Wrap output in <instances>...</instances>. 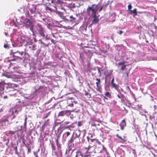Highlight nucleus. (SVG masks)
<instances>
[{"instance_id": "1", "label": "nucleus", "mask_w": 157, "mask_h": 157, "mask_svg": "<svg viewBox=\"0 0 157 157\" xmlns=\"http://www.w3.org/2000/svg\"><path fill=\"white\" fill-rule=\"evenodd\" d=\"M82 154L86 157L93 156L96 152L95 149V145L93 146H89L87 147H84L81 150Z\"/></svg>"}, {"instance_id": "2", "label": "nucleus", "mask_w": 157, "mask_h": 157, "mask_svg": "<svg viewBox=\"0 0 157 157\" xmlns=\"http://www.w3.org/2000/svg\"><path fill=\"white\" fill-rule=\"evenodd\" d=\"M98 5L93 4L91 6H88L86 9V13L88 15L92 16L96 14L98 9Z\"/></svg>"}, {"instance_id": "3", "label": "nucleus", "mask_w": 157, "mask_h": 157, "mask_svg": "<svg viewBox=\"0 0 157 157\" xmlns=\"http://www.w3.org/2000/svg\"><path fill=\"white\" fill-rule=\"evenodd\" d=\"M92 142H94L95 144V149H96V152L98 153H101L104 150V147L101 144V143L98 140L95 139H90Z\"/></svg>"}, {"instance_id": "4", "label": "nucleus", "mask_w": 157, "mask_h": 157, "mask_svg": "<svg viewBox=\"0 0 157 157\" xmlns=\"http://www.w3.org/2000/svg\"><path fill=\"white\" fill-rule=\"evenodd\" d=\"M55 6L56 9V11L58 9L60 10V11L63 12V11L66 12L65 9L64 8L65 4L61 2L60 0H58L56 2V4L55 5Z\"/></svg>"}, {"instance_id": "5", "label": "nucleus", "mask_w": 157, "mask_h": 157, "mask_svg": "<svg viewBox=\"0 0 157 157\" xmlns=\"http://www.w3.org/2000/svg\"><path fill=\"white\" fill-rule=\"evenodd\" d=\"M25 27L27 29H29L31 30H33L34 27L33 23L28 18H25L23 22Z\"/></svg>"}, {"instance_id": "6", "label": "nucleus", "mask_w": 157, "mask_h": 157, "mask_svg": "<svg viewBox=\"0 0 157 157\" xmlns=\"http://www.w3.org/2000/svg\"><path fill=\"white\" fill-rule=\"evenodd\" d=\"M82 48L84 53L87 54L88 58L90 59L93 56L92 51L87 46H83Z\"/></svg>"}, {"instance_id": "7", "label": "nucleus", "mask_w": 157, "mask_h": 157, "mask_svg": "<svg viewBox=\"0 0 157 157\" xmlns=\"http://www.w3.org/2000/svg\"><path fill=\"white\" fill-rule=\"evenodd\" d=\"M23 53L24 52L23 51L20 52L18 51L14 52H13L12 55L13 57H15V58L14 59H12L11 60L14 61L16 59H19L20 60L22 59V58L21 56H23Z\"/></svg>"}, {"instance_id": "8", "label": "nucleus", "mask_w": 157, "mask_h": 157, "mask_svg": "<svg viewBox=\"0 0 157 157\" xmlns=\"http://www.w3.org/2000/svg\"><path fill=\"white\" fill-rule=\"evenodd\" d=\"M36 28L38 33L41 36L43 37L44 36V30L42 25L39 24H38L36 26Z\"/></svg>"}, {"instance_id": "9", "label": "nucleus", "mask_w": 157, "mask_h": 157, "mask_svg": "<svg viewBox=\"0 0 157 157\" xmlns=\"http://www.w3.org/2000/svg\"><path fill=\"white\" fill-rule=\"evenodd\" d=\"M71 111L66 110L65 111H62L60 112L59 113V116H63L65 115H70L71 114Z\"/></svg>"}, {"instance_id": "10", "label": "nucleus", "mask_w": 157, "mask_h": 157, "mask_svg": "<svg viewBox=\"0 0 157 157\" xmlns=\"http://www.w3.org/2000/svg\"><path fill=\"white\" fill-rule=\"evenodd\" d=\"M45 9L47 10H48L50 12H56V6L52 5H50V6H46Z\"/></svg>"}, {"instance_id": "11", "label": "nucleus", "mask_w": 157, "mask_h": 157, "mask_svg": "<svg viewBox=\"0 0 157 157\" xmlns=\"http://www.w3.org/2000/svg\"><path fill=\"white\" fill-rule=\"evenodd\" d=\"M6 85L4 81L0 82V94H3L4 90V86Z\"/></svg>"}, {"instance_id": "12", "label": "nucleus", "mask_w": 157, "mask_h": 157, "mask_svg": "<svg viewBox=\"0 0 157 157\" xmlns=\"http://www.w3.org/2000/svg\"><path fill=\"white\" fill-rule=\"evenodd\" d=\"M92 17L93 18V19L92 21V23L93 24H96L99 21L98 17L97 16L96 14L92 16Z\"/></svg>"}, {"instance_id": "13", "label": "nucleus", "mask_w": 157, "mask_h": 157, "mask_svg": "<svg viewBox=\"0 0 157 157\" xmlns=\"http://www.w3.org/2000/svg\"><path fill=\"white\" fill-rule=\"evenodd\" d=\"M126 125V123L125 121V119H123L121 122L120 124V126L121 127V129L123 130L124 129V128Z\"/></svg>"}, {"instance_id": "14", "label": "nucleus", "mask_w": 157, "mask_h": 157, "mask_svg": "<svg viewBox=\"0 0 157 157\" xmlns=\"http://www.w3.org/2000/svg\"><path fill=\"white\" fill-rule=\"evenodd\" d=\"M96 80L97 81L96 83L97 87L98 88L97 90L99 91L101 88V86H100V85L101 83L100 79L99 78H97L96 79Z\"/></svg>"}, {"instance_id": "15", "label": "nucleus", "mask_w": 157, "mask_h": 157, "mask_svg": "<svg viewBox=\"0 0 157 157\" xmlns=\"http://www.w3.org/2000/svg\"><path fill=\"white\" fill-rule=\"evenodd\" d=\"M21 132V129L19 130H18L14 132L11 131H9L8 132L6 133V135L7 136H8L9 134L12 135L16 133L17 132L18 133V132Z\"/></svg>"}, {"instance_id": "16", "label": "nucleus", "mask_w": 157, "mask_h": 157, "mask_svg": "<svg viewBox=\"0 0 157 157\" xmlns=\"http://www.w3.org/2000/svg\"><path fill=\"white\" fill-rule=\"evenodd\" d=\"M6 85L7 86V87L10 88L14 89L17 87V85L13 83H9L6 84Z\"/></svg>"}, {"instance_id": "17", "label": "nucleus", "mask_w": 157, "mask_h": 157, "mask_svg": "<svg viewBox=\"0 0 157 157\" xmlns=\"http://www.w3.org/2000/svg\"><path fill=\"white\" fill-rule=\"evenodd\" d=\"M130 11L129 14H133V17L137 15V9L136 8L134 9L133 10H129Z\"/></svg>"}, {"instance_id": "18", "label": "nucleus", "mask_w": 157, "mask_h": 157, "mask_svg": "<svg viewBox=\"0 0 157 157\" xmlns=\"http://www.w3.org/2000/svg\"><path fill=\"white\" fill-rule=\"evenodd\" d=\"M33 7L29 9L30 11L32 14L35 13L36 10V6L33 5Z\"/></svg>"}, {"instance_id": "19", "label": "nucleus", "mask_w": 157, "mask_h": 157, "mask_svg": "<svg viewBox=\"0 0 157 157\" xmlns=\"http://www.w3.org/2000/svg\"><path fill=\"white\" fill-rule=\"evenodd\" d=\"M77 103V102L75 101H71L70 100L67 101V104L68 106L71 107L74 106V104H76Z\"/></svg>"}, {"instance_id": "20", "label": "nucleus", "mask_w": 157, "mask_h": 157, "mask_svg": "<svg viewBox=\"0 0 157 157\" xmlns=\"http://www.w3.org/2000/svg\"><path fill=\"white\" fill-rule=\"evenodd\" d=\"M27 117H25V122L24 123V127H23V128H24L25 129V131L26 130V129H27L26 125H27Z\"/></svg>"}, {"instance_id": "21", "label": "nucleus", "mask_w": 157, "mask_h": 157, "mask_svg": "<svg viewBox=\"0 0 157 157\" xmlns=\"http://www.w3.org/2000/svg\"><path fill=\"white\" fill-rule=\"evenodd\" d=\"M8 98L7 96L4 95L3 94H0V100H2L3 99H5Z\"/></svg>"}, {"instance_id": "22", "label": "nucleus", "mask_w": 157, "mask_h": 157, "mask_svg": "<svg viewBox=\"0 0 157 157\" xmlns=\"http://www.w3.org/2000/svg\"><path fill=\"white\" fill-rule=\"evenodd\" d=\"M55 56L60 60H61L62 57L61 54L60 53H56L55 54Z\"/></svg>"}, {"instance_id": "23", "label": "nucleus", "mask_w": 157, "mask_h": 157, "mask_svg": "<svg viewBox=\"0 0 157 157\" xmlns=\"http://www.w3.org/2000/svg\"><path fill=\"white\" fill-rule=\"evenodd\" d=\"M25 15L26 17H28L30 18H31L32 17V16L30 15L28 11H27L25 13Z\"/></svg>"}, {"instance_id": "24", "label": "nucleus", "mask_w": 157, "mask_h": 157, "mask_svg": "<svg viewBox=\"0 0 157 157\" xmlns=\"http://www.w3.org/2000/svg\"><path fill=\"white\" fill-rule=\"evenodd\" d=\"M105 94V96L107 97L110 98H111V95L109 92H107Z\"/></svg>"}, {"instance_id": "25", "label": "nucleus", "mask_w": 157, "mask_h": 157, "mask_svg": "<svg viewBox=\"0 0 157 157\" xmlns=\"http://www.w3.org/2000/svg\"><path fill=\"white\" fill-rule=\"evenodd\" d=\"M108 3H103L102 5L101 6L105 10L107 7L108 6Z\"/></svg>"}, {"instance_id": "26", "label": "nucleus", "mask_w": 157, "mask_h": 157, "mask_svg": "<svg viewBox=\"0 0 157 157\" xmlns=\"http://www.w3.org/2000/svg\"><path fill=\"white\" fill-rule=\"evenodd\" d=\"M112 85V86L116 90H117L118 89L119 86L118 85H117L115 83H113V84Z\"/></svg>"}, {"instance_id": "27", "label": "nucleus", "mask_w": 157, "mask_h": 157, "mask_svg": "<svg viewBox=\"0 0 157 157\" xmlns=\"http://www.w3.org/2000/svg\"><path fill=\"white\" fill-rule=\"evenodd\" d=\"M49 121V119L47 120L46 121L43 125V126H47L49 124V123L48 122Z\"/></svg>"}, {"instance_id": "28", "label": "nucleus", "mask_w": 157, "mask_h": 157, "mask_svg": "<svg viewBox=\"0 0 157 157\" xmlns=\"http://www.w3.org/2000/svg\"><path fill=\"white\" fill-rule=\"evenodd\" d=\"M14 149L15 150V153L17 155H18V153L17 151V146L13 147Z\"/></svg>"}, {"instance_id": "29", "label": "nucleus", "mask_w": 157, "mask_h": 157, "mask_svg": "<svg viewBox=\"0 0 157 157\" xmlns=\"http://www.w3.org/2000/svg\"><path fill=\"white\" fill-rule=\"evenodd\" d=\"M116 136L118 138H119V139H120L121 140H123L124 142H125L126 141V140H125L122 139V138L121 136H119L118 134H116Z\"/></svg>"}, {"instance_id": "30", "label": "nucleus", "mask_w": 157, "mask_h": 157, "mask_svg": "<svg viewBox=\"0 0 157 157\" xmlns=\"http://www.w3.org/2000/svg\"><path fill=\"white\" fill-rule=\"evenodd\" d=\"M70 132H65L64 133V135L65 136H66V137H67L68 136H69L70 135Z\"/></svg>"}, {"instance_id": "31", "label": "nucleus", "mask_w": 157, "mask_h": 157, "mask_svg": "<svg viewBox=\"0 0 157 157\" xmlns=\"http://www.w3.org/2000/svg\"><path fill=\"white\" fill-rule=\"evenodd\" d=\"M51 144L52 147V149L53 150H55L56 149V147L54 145V144L53 143H51Z\"/></svg>"}, {"instance_id": "32", "label": "nucleus", "mask_w": 157, "mask_h": 157, "mask_svg": "<svg viewBox=\"0 0 157 157\" xmlns=\"http://www.w3.org/2000/svg\"><path fill=\"white\" fill-rule=\"evenodd\" d=\"M32 49L33 50H35L36 49V46L35 45H33L32 47Z\"/></svg>"}, {"instance_id": "33", "label": "nucleus", "mask_w": 157, "mask_h": 157, "mask_svg": "<svg viewBox=\"0 0 157 157\" xmlns=\"http://www.w3.org/2000/svg\"><path fill=\"white\" fill-rule=\"evenodd\" d=\"M70 20L71 21H73V20H75L76 19L73 16H71L70 17Z\"/></svg>"}, {"instance_id": "34", "label": "nucleus", "mask_w": 157, "mask_h": 157, "mask_svg": "<svg viewBox=\"0 0 157 157\" xmlns=\"http://www.w3.org/2000/svg\"><path fill=\"white\" fill-rule=\"evenodd\" d=\"M126 66L127 65H124L122 66L121 67V70L122 71L124 70L125 69Z\"/></svg>"}, {"instance_id": "35", "label": "nucleus", "mask_w": 157, "mask_h": 157, "mask_svg": "<svg viewBox=\"0 0 157 157\" xmlns=\"http://www.w3.org/2000/svg\"><path fill=\"white\" fill-rule=\"evenodd\" d=\"M97 125H99V124H97L96 123L94 122L92 123L91 124V126L96 127Z\"/></svg>"}, {"instance_id": "36", "label": "nucleus", "mask_w": 157, "mask_h": 157, "mask_svg": "<svg viewBox=\"0 0 157 157\" xmlns=\"http://www.w3.org/2000/svg\"><path fill=\"white\" fill-rule=\"evenodd\" d=\"M82 121H78V127L82 126Z\"/></svg>"}, {"instance_id": "37", "label": "nucleus", "mask_w": 157, "mask_h": 157, "mask_svg": "<svg viewBox=\"0 0 157 157\" xmlns=\"http://www.w3.org/2000/svg\"><path fill=\"white\" fill-rule=\"evenodd\" d=\"M46 88V87H45V86H40L39 87V89H38V90H40L41 89L45 88Z\"/></svg>"}, {"instance_id": "38", "label": "nucleus", "mask_w": 157, "mask_h": 157, "mask_svg": "<svg viewBox=\"0 0 157 157\" xmlns=\"http://www.w3.org/2000/svg\"><path fill=\"white\" fill-rule=\"evenodd\" d=\"M132 8V6L131 4L128 6V10H131Z\"/></svg>"}, {"instance_id": "39", "label": "nucleus", "mask_w": 157, "mask_h": 157, "mask_svg": "<svg viewBox=\"0 0 157 157\" xmlns=\"http://www.w3.org/2000/svg\"><path fill=\"white\" fill-rule=\"evenodd\" d=\"M70 123V122L69 121H65L63 124L64 125H66L69 124Z\"/></svg>"}, {"instance_id": "40", "label": "nucleus", "mask_w": 157, "mask_h": 157, "mask_svg": "<svg viewBox=\"0 0 157 157\" xmlns=\"http://www.w3.org/2000/svg\"><path fill=\"white\" fill-rule=\"evenodd\" d=\"M124 64L122 62H119L118 63V66H120L122 65H123Z\"/></svg>"}, {"instance_id": "41", "label": "nucleus", "mask_w": 157, "mask_h": 157, "mask_svg": "<svg viewBox=\"0 0 157 157\" xmlns=\"http://www.w3.org/2000/svg\"><path fill=\"white\" fill-rule=\"evenodd\" d=\"M56 142L57 145H59V143L58 139H56Z\"/></svg>"}, {"instance_id": "42", "label": "nucleus", "mask_w": 157, "mask_h": 157, "mask_svg": "<svg viewBox=\"0 0 157 157\" xmlns=\"http://www.w3.org/2000/svg\"><path fill=\"white\" fill-rule=\"evenodd\" d=\"M102 9H103V8L101 6H100V8L98 10L99 12H100L101 11V10H102Z\"/></svg>"}, {"instance_id": "43", "label": "nucleus", "mask_w": 157, "mask_h": 157, "mask_svg": "<svg viewBox=\"0 0 157 157\" xmlns=\"http://www.w3.org/2000/svg\"><path fill=\"white\" fill-rule=\"evenodd\" d=\"M114 78H113L111 80V83L112 85L113 84V83H114Z\"/></svg>"}, {"instance_id": "44", "label": "nucleus", "mask_w": 157, "mask_h": 157, "mask_svg": "<svg viewBox=\"0 0 157 157\" xmlns=\"http://www.w3.org/2000/svg\"><path fill=\"white\" fill-rule=\"evenodd\" d=\"M123 33V31L121 30L119 32H118L117 33L120 35H121Z\"/></svg>"}, {"instance_id": "45", "label": "nucleus", "mask_w": 157, "mask_h": 157, "mask_svg": "<svg viewBox=\"0 0 157 157\" xmlns=\"http://www.w3.org/2000/svg\"><path fill=\"white\" fill-rule=\"evenodd\" d=\"M78 153H79V151H77L76 152V155L75 156V157H78Z\"/></svg>"}, {"instance_id": "46", "label": "nucleus", "mask_w": 157, "mask_h": 157, "mask_svg": "<svg viewBox=\"0 0 157 157\" xmlns=\"http://www.w3.org/2000/svg\"><path fill=\"white\" fill-rule=\"evenodd\" d=\"M31 152V149L29 148L28 147V153H29Z\"/></svg>"}, {"instance_id": "47", "label": "nucleus", "mask_w": 157, "mask_h": 157, "mask_svg": "<svg viewBox=\"0 0 157 157\" xmlns=\"http://www.w3.org/2000/svg\"><path fill=\"white\" fill-rule=\"evenodd\" d=\"M51 42L52 43H53L54 44H55V40H54L53 39H52L51 40Z\"/></svg>"}, {"instance_id": "48", "label": "nucleus", "mask_w": 157, "mask_h": 157, "mask_svg": "<svg viewBox=\"0 0 157 157\" xmlns=\"http://www.w3.org/2000/svg\"><path fill=\"white\" fill-rule=\"evenodd\" d=\"M98 71L100 75H101V71L100 69L99 68H98Z\"/></svg>"}, {"instance_id": "49", "label": "nucleus", "mask_w": 157, "mask_h": 157, "mask_svg": "<svg viewBox=\"0 0 157 157\" xmlns=\"http://www.w3.org/2000/svg\"><path fill=\"white\" fill-rule=\"evenodd\" d=\"M4 48H7V47H8V45H7V44H5L4 45Z\"/></svg>"}, {"instance_id": "50", "label": "nucleus", "mask_w": 157, "mask_h": 157, "mask_svg": "<svg viewBox=\"0 0 157 157\" xmlns=\"http://www.w3.org/2000/svg\"><path fill=\"white\" fill-rule=\"evenodd\" d=\"M154 108L155 109H156L157 108V106L156 105H154Z\"/></svg>"}, {"instance_id": "51", "label": "nucleus", "mask_w": 157, "mask_h": 157, "mask_svg": "<svg viewBox=\"0 0 157 157\" xmlns=\"http://www.w3.org/2000/svg\"><path fill=\"white\" fill-rule=\"evenodd\" d=\"M4 33H5V35L6 36H8V34L7 33H6V32H5Z\"/></svg>"}, {"instance_id": "52", "label": "nucleus", "mask_w": 157, "mask_h": 157, "mask_svg": "<svg viewBox=\"0 0 157 157\" xmlns=\"http://www.w3.org/2000/svg\"><path fill=\"white\" fill-rule=\"evenodd\" d=\"M57 146L58 148H59H59H61V147L60 144H59V145H58Z\"/></svg>"}, {"instance_id": "53", "label": "nucleus", "mask_w": 157, "mask_h": 157, "mask_svg": "<svg viewBox=\"0 0 157 157\" xmlns=\"http://www.w3.org/2000/svg\"><path fill=\"white\" fill-rule=\"evenodd\" d=\"M127 89H128V90H130V88H129V87L128 86H127Z\"/></svg>"}, {"instance_id": "54", "label": "nucleus", "mask_w": 157, "mask_h": 157, "mask_svg": "<svg viewBox=\"0 0 157 157\" xmlns=\"http://www.w3.org/2000/svg\"><path fill=\"white\" fill-rule=\"evenodd\" d=\"M122 62H123L124 64L126 62L125 61H124Z\"/></svg>"}, {"instance_id": "55", "label": "nucleus", "mask_w": 157, "mask_h": 157, "mask_svg": "<svg viewBox=\"0 0 157 157\" xmlns=\"http://www.w3.org/2000/svg\"><path fill=\"white\" fill-rule=\"evenodd\" d=\"M89 94V93L88 92H86L85 93V94L86 95H88V94Z\"/></svg>"}, {"instance_id": "56", "label": "nucleus", "mask_w": 157, "mask_h": 157, "mask_svg": "<svg viewBox=\"0 0 157 157\" xmlns=\"http://www.w3.org/2000/svg\"><path fill=\"white\" fill-rule=\"evenodd\" d=\"M126 76L127 77H128V74L127 72L126 73Z\"/></svg>"}, {"instance_id": "57", "label": "nucleus", "mask_w": 157, "mask_h": 157, "mask_svg": "<svg viewBox=\"0 0 157 157\" xmlns=\"http://www.w3.org/2000/svg\"><path fill=\"white\" fill-rule=\"evenodd\" d=\"M104 98L105 99H107V98L106 97V96H104Z\"/></svg>"}, {"instance_id": "58", "label": "nucleus", "mask_w": 157, "mask_h": 157, "mask_svg": "<svg viewBox=\"0 0 157 157\" xmlns=\"http://www.w3.org/2000/svg\"><path fill=\"white\" fill-rule=\"evenodd\" d=\"M117 96L118 98H121V96L119 95H117Z\"/></svg>"}, {"instance_id": "59", "label": "nucleus", "mask_w": 157, "mask_h": 157, "mask_svg": "<svg viewBox=\"0 0 157 157\" xmlns=\"http://www.w3.org/2000/svg\"><path fill=\"white\" fill-rule=\"evenodd\" d=\"M154 124L155 125H156V124H157V122H155L154 123Z\"/></svg>"}, {"instance_id": "60", "label": "nucleus", "mask_w": 157, "mask_h": 157, "mask_svg": "<svg viewBox=\"0 0 157 157\" xmlns=\"http://www.w3.org/2000/svg\"><path fill=\"white\" fill-rule=\"evenodd\" d=\"M53 36L54 37H55V36L53 34Z\"/></svg>"}, {"instance_id": "61", "label": "nucleus", "mask_w": 157, "mask_h": 157, "mask_svg": "<svg viewBox=\"0 0 157 157\" xmlns=\"http://www.w3.org/2000/svg\"><path fill=\"white\" fill-rule=\"evenodd\" d=\"M47 116H46L45 117V118H47Z\"/></svg>"}, {"instance_id": "62", "label": "nucleus", "mask_w": 157, "mask_h": 157, "mask_svg": "<svg viewBox=\"0 0 157 157\" xmlns=\"http://www.w3.org/2000/svg\"><path fill=\"white\" fill-rule=\"evenodd\" d=\"M8 143H9V141H8V143L6 144H8Z\"/></svg>"}, {"instance_id": "63", "label": "nucleus", "mask_w": 157, "mask_h": 157, "mask_svg": "<svg viewBox=\"0 0 157 157\" xmlns=\"http://www.w3.org/2000/svg\"><path fill=\"white\" fill-rule=\"evenodd\" d=\"M17 135H18V136H19V135L18 134H17Z\"/></svg>"}, {"instance_id": "64", "label": "nucleus", "mask_w": 157, "mask_h": 157, "mask_svg": "<svg viewBox=\"0 0 157 157\" xmlns=\"http://www.w3.org/2000/svg\"><path fill=\"white\" fill-rule=\"evenodd\" d=\"M42 0L43 1V0Z\"/></svg>"}]
</instances>
